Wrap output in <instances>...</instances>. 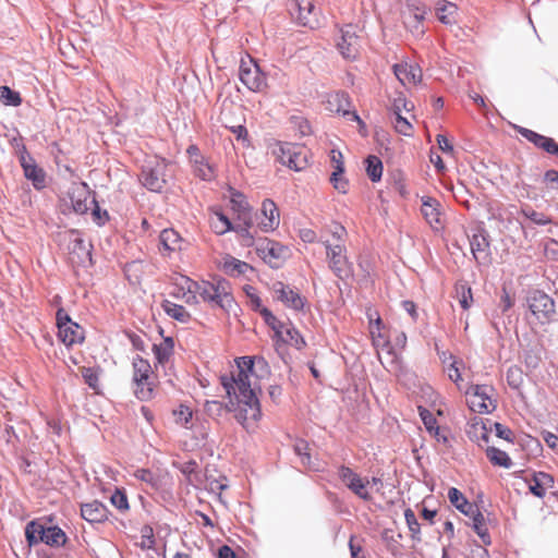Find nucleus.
Here are the masks:
<instances>
[{"label":"nucleus","instance_id":"obj_1","mask_svg":"<svg viewBox=\"0 0 558 558\" xmlns=\"http://www.w3.org/2000/svg\"><path fill=\"white\" fill-rule=\"evenodd\" d=\"M255 359L241 356L229 374L220 376V383L229 399L226 407L220 401H206L204 408L209 415H221L226 409L234 413L235 420L247 430L253 432L262 417L259 400L255 392Z\"/></svg>","mask_w":558,"mask_h":558},{"label":"nucleus","instance_id":"obj_2","mask_svg":"<svg viewBox=\"0 0 558 558\" xmlns=\"http://www.w3.org/2000/svg\"><path fill=\"white\" fill-rule=\"evenodd\" d=\"M345 236V228L336 221H332L322 230V242L326 248L329 268L339 278L349 272L344 246Z\"/></svg>","mask_w":558,"mask_h":558},{"label":"nucleus","instance_id":"obj_3","mask_svg":"<svg viewBox=\"0 0 558 558\" xmlns=\"http://www.w3.org/2000/svg\"><path fill=\"white\" fill-rule=\"evenodd\" d=\"M202 289V301L211 307H219L229 312L235 304L231 284L221 278H214L211 281H204Z\"/></svg>","mask_w":558,"mask_h":558},{"label":"nucleus","instance_id":"obj_4","mask_svg":"<svg viewBox=\"0 0 558 558\" xmlns=\"http://www.w3.org/2000/svg\"><path fill=\"white\" fill-rule=\"evenodd\" d=\"M531 324L546 325L555 319L556 310L554 300L542 291H534L526 298Z\"/></svg>","mask_w":558,"mask_h":558},{"label":"nucleus","instance_id":"obj_5","mask_svg":"<svg viewBox=\"0 0 558 558\" xmlns=\"http://www.w3.org/2000/svg\"><path fill=\"white\" fill-rule=\"evenodd\" d=\"M495 390L488 385H474L465 391L466 403L471 411L476 413H490L497 407L494 398Z\"/></svg>","mask_w":558,"mask_h":558},{"label":"nucleus","instance_id":"obj_6","mask_svg":"<svg viewBox=\"0 0 558 558\" xmlns=\"http://www.w3.org/2000/svg\"><path fill=\"white\" fill-rule=\"evenodd\" d=\"M255 248L257 255L272 268H279L290 255L288 246L268 238L258 239Z\"/></svg>","mask_w":558,"mask_h":558},{"label":"nucleus","instance_id":"obj_7","mask_svg":"<svg viewBox=\"0 0 558 558\" xmlns=\"http://www.w3.org/2000/svg\"><path fill=\"white\" fill-rule=\"evenodd\" d=\"M58 337L66 347L82 343L85 339V332L82 326L72 322L64 308L60 307L56 315Z\"/></svg>","mask_w":558,"mask_h":558},{"label":"nucleus","instance_id":"obj_8","mask_svg":"<svg viewBox=\"0 0 558 558\" xmlns=\"http://www.w3.org/2000/svg\"><path fill=\"white\" fill-rule=\"evenodd\" d=\"M279 161L294 171H302L308 166V149L299 144L284 143L279 146Z\"/></svg>","mask_w":558,"mask_h":558},{"label":"nucleus","instance_id":"obj_9","mask_svg":"<svg viewBox=\"0 0 558 558\" xmlns=\"http://www.w3.org/2000/svg\"><path fill=\"white\" fill-rule=\"evenodd\" d=\"M239 77L252 92H262L267 86L266 76L251 57L241 59Z\"/></svg>","mask_w":558,"mask_h":558},{"label":"nucleus","instance_id":"obj_10","mask_svg":"<svg viewBox=\"0 0 558 558\" xmlns=\"http://www.w3.org/2000/svg\"><path fill=\"white\" fill-rule=\"evenodd\" d=\"M338 476L345 487H348L354 495L366 501L372 499L367 489V486L371 483L368 478L361 477L351 468L345 465H341L338 469Z\"/></svg>","mask_w":558,"mask_h":558},{"label":"nucleus","instance_id":"obj_11","mask_svg":"<svg viewBox=\"0 0 558 558\" xmlns=\"http://www.w3.org/2000/svg\"><path fill=\"white\" fill-rule=\"evenodd\" d=\"M204 281H195L186 276L179 275L174 281L178 289L174 295L183 299L186 304L196 305L202 301V284H204Z\"/></svg>","mask_w":558,"mask_h":558},{"label":"nucleus","instance_id":"obj_12","mask_svg":"<svg viewBox=\"0 0 558 558\" xmlns=\"http://www.w3.org/2000/svg\"><path fill=\"white\" fill-rule=\"evenodd\" d=\"M72 209L74 213L83 215L96 205V199L92 196L89 186L85 182L73 183L69 191Z\"/></svg>","mask_w":558,"mask_h":558},{"label":"nucleus","instance_id":"obj_13","mask_svg":"<svg viewBox=\"0 0 558 558\" xmlns=\"http://www.w3.org/2000/svg\"><path fill=\"white\" fill-rule=\"evenodd\" d=\"M272 292L276 300L280 301L284 306L291 310L302 311L305 306L306 299L303 298L299 291L281 281H277L272 284Z\"/></svg>","mask_w":558,"mask_h":558},{"label":"nucleus","instance_id":"obj_14","mask_svg":"<svg viewBox=\"0 0 558 558\" xmlns=\"http://www.w3.org/2000/svg\"><path fill=\"white\" fill-rule=\"evenodd\" d=\"M293 14L303 26L316 28L319 26V11L314 0H293Z\"/></svg>","mask_w":558,"mask_h":558},{"label":"nucleus","instance_id":"obj_15","mask_svg":"<svg viewBox=\"0 0 558 558\" xmlns=\"http://www.w3.org/2000/svg\"><path fill=\"white\" fill-rule=\"evenodd\" d=\"M166 168L165 162H158L154 167L144 168L141 174V181L145 187L153 192H161L166 184Z\"/></svg>","mask_w":558,"mask_h":558},{"label":"nucleus","instance_id":"obj_16","mask_svg":"<svg viewBox=\"0 0 558 558\" xmlns=\"http://www.w3.org/2000/svg\"><path fill=\"white\" fill-rule=\"evenodd\" d=\"M426 15V7L422 3H409L407 11L403 14L404 24L407 28L414 36H422L424 34L423 22Z\"/></svg>","mask_w":558,"mask_h":558},{"label":"nucleus","instance_id":"obj_17","mask_svg":"<svg viewBox=\"0 0 558 558\" xmlns=\"http://www.w3.org/2000/svg\"><path fill=\"white\" fill-rule=\"evenodd\" d=\"M258 227L264 232L274 231L279 227L280 213L277 205L271 199H265L262 203L260 214L257 217Z\"/></svg>","mask_w":558,"mask_h":558},{"label":"nucleus","instance_id":"obj_18","mask_svg":"<svg viewBox=\"0 0 558 558\" xmlns=\"http://www.w3.org/2000/svg\"><path fill=\"white\" fill-rule=\"evenodd\" d=\"M473 257L477 263H486L489 258V241L484 228L476 227L470 238Z\"/></svg>","mask_w":558,"mask_h":558},{"label":"nucleus","instance_id":"obj_19","mask_svg":"<svg viewBox=\"0 0 558 558\" xmlns=\"http://www.w3.org/2000/svg\"><path fill=\"white\" fill-rule=\"evenodd\" d=\"M349 96L345 93L337 92L330 94L326 101V109L332 113L350 117L351 120L363 124L355 111H350Z\"/></svg>","mask_w":558,"mask_h":558},{"label":"nucleus","instance_id":"obj_20","mask_svg":"<svg viewBox=\"0 0 558 558\" xmlns=\"http://www.w3.org/2000/svg\"><path fill=\"white\" fill-rule=\"evenodd\" d=\"M393 73L398 81L404 86H416L422 80V70L415 63L400 62L393 66Z\"/></svg>","mask_w":558,"mask_h":558},{"label":"nucleus","instance_id":"obj_21","mask_svg":"<svg viewBox=\"0 0 558 558\" xmlns=\"http://www.w3.org/2000/svg\"><path fill=\"white\" fill-rule=\"evenodd\" d=\"M340 53L345 59H355L359 54V38L352 25L341 29V38L337 44Z\"/></svg>","mask_w":558,"mask_h":558},{"label":"nucleus","instance_id":"obj_22","mask_svg":"<svg viewBox=\"0 0 558 558\" xmlns=\"http://www.w3.org/2000/svg\"><path fill=\"white\" fill-rule=\"evenodd\" d=\"M368 328L373 345L377 351L390 349L389 330L383 323L381 318L378 315L376 318H373L372 315H368Z\"/></svg>","mask_w":558,"mask_h":558},{"label":"nucleus","instance_id":"obj_23","mask_svg":"<svg viewBox=\"0 0 558 558\" xmlns=\"http://www.w3.org/2000/svg\"><path fill=\"white\" fill-rule=\"evenodd\" d=\"M421 211L427 223L435 230L442 227L440 203L430 196L422 197Z\"/></svg>","mask_w":558,"mask_h":558},{"label":"nucleus","instance_id":"obj_24","mask_svg":"<svg viewBox=\"0 0 558 558\" xmlns=\"http://www.w3.org/2000/svg\"><path fill=\"white\" fill-rule=\"evenodd\" d=\"M519 133L536 147L548 154L558 156V143H556L554 138L538 134L535 131L525 128H520Z\"/></svg>","mask_w":558,"mask_h":558},{"label":"nucleus","instance_id":"obj_25","mask_svg":"<svg viewBox=\"0 0 558 558\" xmlns=\"http://www.w3.org/2000/svg\"><path fill=\"white\" fill-rule=\"evenodd\" d=\"M81 515L89 523H101L108 519V509L100 501L93 500L81 506Z\"/></svg>","mask_w":558,"mask_h":558},{"label":"nucleus","instance_id":"obj_26","mask_svg":"<svg viewBox=\"0 0 558 558\" xmlns=\"http://www.w3.org/2000/svg\"><path fill=\"white\" fill-rule=\"evenodd\" d=\"M160 244L167 253L179 252L183 248L184 240L174 229H165L161 231Z\"/></svg>","mask_w":558,"mask_h":558},{"label":"nucleus","instance_id":"obj_27","mask_svg":"<svg viewBox=\"0 0 558 558\" xmlns=\"http://www.w3.org/2000/svg\"><path fill=\"white\" fill-rule=\"evenodd\" d=\"M554 485V478L550 474L538 472L533 475L530 481V492L536 497H544L546 490Z\"/></svg>","mask_w":558,"mask_h":558},{"label":"nucleus","instance_id":"obj_28","mask_svg":"<svg viewBox=\"0 0 558 558\" xmlns=\"http://www.w3.org/2000/svg\"><path fill=\"white\" fill-rule=\"evenodd\" d=\"M21 163L24 170V174L27 179L33 181L36 189H41L45 185V173L38 168L32 160L27 161L25 157H22Z\"/></svg>","mask_w":558,"mask_h":558},{"label":"nucleus","instance_id":"obj_29","mask_svg":"<svg viewBox=\"0 0 558 558\" xmlns=\"http://www.w3.org/2000/svg\"><path fill=\"white\" fill-rule=\"evenodd\" d=\"M222 269L229 276H241L245 275L248 270H252V267L233 256H226L222 262Z\"/></svg>","mask_w":558,"mask_h":558},{"label":"nucleus","instance_id":"obj_30","mask_svg":"<svg viewBox=\"0 0 558 558\" xmlns=\"http://www.w3.org/2000/svg\"><path fill=\"white\" fill-rule=\"evenodd\" d=\"M161 307L169 317L180 323H187L191 319V314L185 310L183 305L173 303L169 300H165L161 303Z\"/></svg>","mask_w":558,"mask_h":558},{"label":"nucleus","instance_id":"obj_31","mask_svg":"<svg viewBox=\"0 0 558 558\" xmlns=\"http://www.w3.org/2000/svg\"><path fill=\"white\" fill-rule=\"evenodd\" d=\"M420 410V415H421V418L424 423V426L426 428V430L433 436L435 437L438 441H444L446 442L447 441V437L445 435H441L440 434V428L439 426L437 425V421L435 418V416L426 409H423V408H418Z\"/></svg>","mask_w":558,"mask_h":558},{"label":"nucleus","instance_id":"obj_32","mask_svg":"<svg viewBox=\"0 0 558 558\" xmlns=\"http://www.w3.org/2000/svg\"><path fill=\"white\" fill-rule=\"evenodd\" d=\"M280 328L281 329L277 330V336L280 337L284 342L298 349H302L305 345L303 337L294 327L283 325L280 326Z\"/></svg>","mask_w":558,"mask_h":558},{"label":"nucleus","instance_id":"obj_33","mask_svg":"<svg viewBox=\"0 0 558 558\" xmlns=\"http://www.w3.org/2000/svg\"><path fill=\"white\" fill-rule=\"evenodd\" d=\"M133 381H141L142 379H151L154 377L150 363L141 357L136 356L133 359Z\"/></svg>","mask_w":558,"mask_h":558},{"label":"nucleus","instance_id":"obj_34","mask_svg":"<svg viewBox=\"0 0 558 558\" xmlns=\"http://www.w3.org/2000/svg\"><path fill=\"white\" fill-rule=\"evenodd\" d=\"M468 435L470 439L481 445L482 441L488 442L489 429L482 420H474L468 429Z\"/></svg>","mask_w":558,"mask_h":558},{"label":"nucleus","instance_id":"obj_35","mask_svg":"<svg viewBox=\"0 0 558 558\" xmlns=\"http://www.w3.org/2000/svg\"><path fill=\"white\" fill-rule=\"evenodd\" d=\"M544 348L541 344H535L526 349L523 353V362L530 369L537 368L543 360Z\"/></svg>","mask_w":558,"mask_h":558},{"label":"nucleus","instance_id":"obj_36","mask_svg":"<svg viewBox=\"0 0 558 558\" xmlns=\"http://www.w3.org/2000/svg\"><path fill=\"white\" fill-rule=\"evenodd\" d=\"M173 347L174 344L171 338H166L160 343L154 344L153 352L159 364L163 365L169 361L173 353Z\"/></svg>","mask_w":558,"mask_h":558},{"label":"nucleus","instance_id":"obj_37","mask_svg":"<svg viewBox=\"0 0 558 558\" xmlns=\"http://www.w3.org/2000/svg\"><path fill=\"white\" fill-rule=\"evenodd\" d=\"M193 170L196 177L205 181H211L216 177V170L213 165H210L207 159L198 158L193 162Z\"/></svg>","mask_w":558,"mask_h":558},{"label":"nucleus","instance_id":"obj_38","mask_svg":"<svg viewBox=\"0 0 558 558\" xmlns=\"http://www.w3.org/2000/svg\"><path fill=\"white\" fill-rule=\"evenodd\" d=\"M134 383V393L137 397V399L142 401L150 400L154 396V389H155V378L151 379H142L141 381H133Z\"/></svg>","mask_w":558,"mask_h":558},{"label":"nucleus","instance_id":"obj_39","mask_svg":"<svg viewBox=\"0 0 558 558\" xmlns=\"http://www.w3.org/2000/svg\"><path fill=\"white\" fill-rule=\"evenodd\" d=\"M66 535L58 526H46L43 543L50 546H61L65 543Z\"/></svg>","mask_w":558,"mask_h":558},{"label":"nucleus","instance_id":"obj_40","mask_svg":"<svg viewBox=\"0 0 558 558\" xmlns=\"http://www.w3.org/2000/svg\"><path fill=\"white\" fill-rule=\"evenodd\" d=\"M486 456L492 464L509 469L512 465L510 457L502 450L496 447H488Z\"/></svg>","mask_w":558,"mask_h":558},{"label":"nucleus","instance_id":"obj_41","mask_svg":"<svg viewBox=\"0 0 558 558\" xmlns=\"http://www.w3.org/2000/svg\"><path fill=\"white\" fill-rule=\"evenodd\" d=\"M456 296L463 310H469L473 303L472 289L465 282H458L454 286Z\"/></svg>","mask_w":558,"mask_h":558},{"label":"nucleus","instance_id":"obj_42","mask_svg":"<svg viewBox=\"0 0 558 558\" xmlns=\"http://www.w3.org/2000/svg\"><path fill=\"white\" fill-rule=\"evenodd\" d=\"M46 526L36 521H32L26 525L25 536L29 545L43 543Z\"/></svg>","mask_w":558,"mask_h":558},{"label":"nucleus","instance_id":"obj_43","mask_svg":"<svg viewBox=\"0 0 558 558\" xmlns=\"http://www.w3.org/2000/svg\"><path fill=\"white\" fill-rule=\"evenodd\" d=\"M133 475L151 489H158L160 486V476L148 469H137Z\"/></svg>","mask_w":558,"mask_h":558},{"label":"nucleus","instance_id":"obj_44","mask_svg":"<svg viewBox=\"0 0 558 558\" xmlns=\"http://www.w3.org/2000/svg\"><path fill=\"white\" fill-rule=\"evenodd\" d=\"M172 415L174 417V422L184 427L191 428V422L193 417V411L185 404H180L177 409L172 411Z\"/></svg>","mask_w":558,"mask_h":558},{"label":"nucleus","instance_id":"obj_45","mask_svg":"<svg viewBox=\"0 0 558 558\" xmlns=\"http://www.w3.org/2000/svg\"><path fill=\"white\" fill-rule=\"evenodd\" d=\"M366 173L373 182H378L383 175V162L374 155L366 158Z\"/></svg>","mask_w":558,"mask_h":558},{"label":"nucleus","instance_id":"obj_46","mask_svg":"<svg viewBox=\"0 0 558 558\" xmlns=\"http://www.w3.org/2000/svg\"><path fill=\"white\" fill-rule=\"evenodd\" d=\"M229 193L232 208L236 210L240 216L246 217L248 215V204L245 196L233 187L229 189Z\"/></svg>","mask_w":558,"mask_h":558},{"label":"nucleus","instance_id":"obj_47","mask_svg":"<svg viewBox=\"0 0 558 558\" xmlns=\"http://www.w3.org/2000/svg\"><path fill=\"white\" fill-rule=\"evenodd\" d=\"M210 227L217 234H225L232 229L231 221L228 217L218 211L211 217Z\"/></svg>","mask_w":558,"mask_h":558},{"label":"nucleus","instance_id":"obj_48","mask_svg":"<svg viewBox=\"0 0 558 558\" xmlns=\"http://www.w3.org/2000/svg\"><path fill=\"white\" fill-rule=\"evenodd\" d=\"M521 215L526 219L531 220L533 223L538 226H546L553 222L550 216H547L543 213L534 210L530 206H525L521 209Z\"/></svg>","mask_w":558,"mask_h":558},{"label":"nucleus","instance_id":"obj_49","mask_svg":"<svg viewBox=\"0 0 558 558\" xmlns=\"http://www.w3.org/2000/svg\"><path fill=\"white\" fill-rule=\"evenodd\" d=\"M448 498L450 500V502L457 508L459 509L461 512H464L466 513L468 510L466 508H470L471 505L469 504V501L465 499V497L463 496V494L456 487H451L448 492Z\"/></svg>","mask_w":558,"mask_h":558},{"label":"nucleus","instance_id":"obj_50","mask_svg":"<svg viewBox=\"0 0 558 558\" xmlns=\"http://www.w3.org/2000/svg\"><path fill=\"white\" fill-rule=\"evenodd\" d=\"M0 101L7 106H20L22 98L17 92L12 90L9 86H0Z\"/></svg>","mask_w":558,"mask_h":558},{"label":"nucleus","instance_id":"obj_51","mask_svg":"<svg viewBox=\"0 0 558 558\" xmlns=\"http://www.w3.org/2000/svg\"><path fill=\"white\" fill-rule=\"evenodd\" d=\"M404 519L407 522V525L411 532V537L413 539L420 541L421 539V526L416 519V515L414 511L411 508L405 509L404 511Z\"/></svg>","mask_w":558,"mask_h":558},{"label":"nucleus","instance_id":"obj_52","mask_svg":"<svg viewBox=\"0 0 558 558\" xmlns=\"http://www.w3.org/2000/svg\"><path fill=\"white\" fill-rule=\"evenodd\" d=\"M395 120L393 125L398 133L409 136L412 134L413 128L409 117H403L401 112H393Z\"/></svg>","mask_w":558,"mask_h":558},{"label":"nucleus","instance_id":"obj_53","mask_svg":"<svg viewBox=\"0 0 558 558\" xmlns=\"http://www.w3.org/2000/svg\"><path fill=\"white\" fill-rule=\"evenodd\" d=\"M450 363L446 366V372L448 377L459 386V383L462 381L460 367L463 365L462 361L456 360L452 355L449 356Z\"/></svg>","mask_w":558,"mask_h":558},{"label":"nucleus","instance_id":"obj_54","mask_svg":"<svg viewBox=\"0 0 558 558\" xmlns=\"http://www.w3.org/2000/svg\"><path fill=\"white\" fill-rule=\"evenodd\" d=\"M473 527L476 534L482 538L485 544H490V537L485 524V518L482 513H478L473 519Z\"/></svg>","mask_w":558,"mask_h":558},{"label":"nucleus","instance_id":"obj_55","mask_svg":"<svg viewBox=\"0 0 558 558\" xmlns=\"http://www.w3.org/2000/svg\"><path fill=\"white\" fill-rule=\"evenodd\" d=\"M457 7L451 2H446L437 8V17L444 24L452 23V15L456 13Z\"/></svg>","mask_w":558,"mask_h":558},{"label":"nucleus","instance_id":"obj_56","mask_svg":"<svg viewBox=\"0 0 558 558\" xmlns=\"http://www.w3.org/2000/svg\"><path fill=\"white\" fill-rule=\"evenodd\" d=\"M343 173L344 171H332L330 182L338 192L345 194L349 189V181L343 177Z\"/></svg>","mask_w":558,"mask_h":558},{"label":"nucleus","instance_id":"obj_57","mask_svg":"<svg viewBox=\"0 0 558 558\" xmlns=\"http://www.w3.org/2000/svg\"><path fill=\"white\" fill-rule=\"evenodd\" d=\"M111 504L120 511H126L129 509V501L125 493L121 489H116L110 497Z\"/></svg>","mask_w":558,"mask_h":558},{"label":"nucleus","instance_id":"obj_58","mask_svg":"<svg viewBox=\"0 0 558 558\" xmlns=\"http://www.w3.org/2000/svg\"><path fill=\"white\" fill-rule=\"evenodd\" d=\"M82 376L85 383L94 390L98 388L99 376L96 369L92 367L82 368Z\"/></svg>","mask_w":558,"mask_h":558},{"label":"nucleus","instance_id":"obj_59","mask_svg":"<svg viewBox=\"0 0 558 558\" xmlns=\"http://www.w3.org/2000/svg\"><path fill=\"white\" fill-rule=\"evenodd\" d=\"M414 106L411 101H408L404 97H398L392 102V110L393 112H401L405 111L411 118L413 117L411 114V111L413 110Z\"/></svg>","mask_w":558,"mask_h":558},{"label":"nucleus","instance_id":"obj_60","mask_svg":"<svg viewBox=\"0 0 558 558\" xmlns=\"http://www.w3.org/2000/svg\"><path fill=\"white\" fill-rule=\"evenodd\" d=\"M260 315L265 319L266 324L269 325L276 332L278 329H281L280 326H283L275 315L268 308H260Z\"/></svg>","mask_w":558,"mask_h":558},{"label":"nucleus","instance_id":"obj_61","mask_svg":"<svg viewBox=\"0 0 558 558\" xmlns=\"http://www.w3.org/2000/svg\"><path fill=\"white\" fill-rule=\"evenodd\" d=\"M330 160L333 171H344L343 155L340 150L332 149L330 151Z\"/></svg>","mask_w":558,"mask_h":558},{"label":"nucleus","instance_id":"obj_62","mask_svg":"<svg viewBox=\"0 0 558 558\" xmlns=\"http://www.w3.org/2000/svg\"><path fill=\"white\" fill-rule=\"evenodd\" d=\"M230 131L235 135L238 141H242L244 144L248 145V132L244 125L239 124L230 126Z\"/></svg>","mask_w":558,"mask_h":558},{"label":"nucleus","instance_id":"obj_63","mask_svg":"<svg viewBox=\"0 0 558 558\" xmlns=\"http://www.w3.org/2000/svg\"><path fill=\"white\" fill-rule=\"evenodd\" d=\"M299 236L305 243H315L318 240L317 233L310 228L300 229Z\"/></svg>","mask_w":558,"mask_h":558},{"label":"nucleus","instance_id":"obj_64","mask_svg":"<svg viewBox=\"0 0 558 558\" xmlns=\"http://www.w3.org/2000/svg\"><path fill=\"white\" fill-rule=\"evenodd\" d=\"M541 436H542L543 440L545 441V444L549 448H551V449L558 448V435H556L551 432H548V430H543L541 433Z\"/></svg>","mask_w":558,"mask_h":558}]
</instances>
